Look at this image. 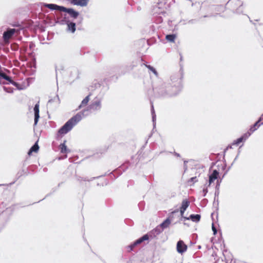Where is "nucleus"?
<instances>
[{"instance_id":"obj_31","label":"nucleus","mask_w":263,"mask_h":263,"mask_svg":"<svg viewBox=\"0 0 263 263\" xmlns=\"http://www.w3.org/2000/svg\"><path fill=\"white\" fill-rule=\"evenodd\" d=\"M145 66L149 69V71L152 72L157 77L158 76V73L154 67L149 65H145Z\"/></svg>"},{"instance_id":"obj_23","label":"nucleus","mask_w":263,"mask_h":263,"mask_svg":"<svg viewBox=\"0 0 263 263\" xmlns=\"http://www.w3.org/2000/svg\"><path fill=\"white\" fill-rule=\"evenodd\" d=\"M201 215L200 214H191L190 215V220H192L194 222H198L200 220Z\"/></svg>"},{"instance_id":"obj_52","label":"nucleus","mask_w":263,"mask_h":263,"mask_svg":"<svg viewBox=\"0 0 263 263\" xmlns=\"http://www.w3.org/2000/svg\"><path fill=\"white\" fill-rule=\"evenodd\" d=\"M240 153V151L239 150H238V154L237 155V156L235 157L233 162L234 163L235 162V161L237 159L238 157V156L239 155V153Z\"/></svg>"},{"instance_id":"obj_10","label":"nucleus","mask_w":263,"mask_h":263,"mask_svg":"<svg viewBox=\"0 0 263 263\" xmlns=\"http://www.w3.org/2000/svg\"><path fill=\"white\" fill-rule=\"evenodd\" d=\"M251 135V133L249 132L242 134L239 138L235 140L233 143V145H238L240 143L244 142Z\"/></svg>"},{"instance_id":"obj_26","label":"nucleus","mask_w":263,"mask_h":263,"mask_svg":"<svg viewBox=\"0 0 263 263\" xmlns=\"http://www.w3.org/2000/svg\"><path fill=\"white\" fill-rule=\"evenodd\" d=\"M148 235H146L144 234L143 235V236H142L141 237L139 238L138 239H137V240H136V243L137 244H140L142 242H143V241H145V240H148Z\"/></svg>"},{"instance_id":"obj_53","label":"nucleus","mask_w":263,"mask_h":263,"mask_svg":"<svg viewBox=\"0 0 263 263\" xmlns=\"http://www.w3.org/2000/svg\"><path fill=\"white\" fill-rule=\"evenodd\" d=\"M27 164V158L26 159V160H25L23 162V167H25Z\"/></svg>"},{"instance_id":"obj_54","label":"nucleus","mask_w":263,"mask_h":263,"mask_svg":"<svg viewBox=\"0 0 263 263\" xmlns=\"http://www.w3.org/2000/svg\"><path fill=\"white\" fill-rule=\"evenodd\" d=\"M173 154L175 156H176L177 157H180V155L179 153H178L176 152H174Z\"/></svg>"},{"instance_id":"obj_5","label":"nucleus","mask_w":263,"mask_h":263,"mask_svg":"<svg viewBox=\"0 0 263 263\" xmlns=\"http://www.w3.org/2000/svg\"><path fill=\"white\" fill-rule=\"evenodd\" d=\"M178 212L179 210L178 209L174 210L170 214L169 216L167 218L164 220L160 224L157 226L158 228H159L160 230H161V233L164 229L167 228L171 223V218L173 217V214L178 213Z\"/></svg>"},{"instance_id":"obj_33","label":"nucleus","mask_w":263,"mask_h":263,"mask_svg":"<svg viewBox=\"0 0 263 263\" xmlns=\"http://www.w3.org/2000/svg\"><path fill=\"white\" fill-rule=\"evenodd\" d=\"M223 178H222V176L221 177H219V178H218L216 180V186H215V189H217V190L219 189L220 183H221Z\"/></svg>"},{"instance_id":"obj_35","label":"nucleus","mask_w":263,"mask_h":263,"mask_svg":"<svg viewBox=\"0 0 263 263\" xmlns=\"http://www.w3.org/2000/svg\"><path fill=\"white\" fill-rule=\"evenodd\" d=\"M219 194V189H215V197L213 202V206H215L216 204V197H218Z\"/></svg>"},{"instance_id":"obj_21","label":"nucleus","mask_w":263,"mask_h":263,"mask_svg":"<svg viewBox=\"0 0 263 263\" xmlns=\"http://www.w3.org/2000/svg\"><path fill=\"white\" fill-rule=\"evenodd\" d=\"M39 148L38 141H36L28 151V155H31L32 152L37 153L39 151Z\"/></svg>"},{"instance_id":"obj_58","label":"nucleus","mask_w":263,"mask_h":263,"mask_svg":"<svg viewBox=\"0 0 263 263\" xmlns=\"http://www.w3.org/2000/svg\"><path fill=\"white\" fill-rule=\"evenodd\" d=\"M108 184V181L107 180L105 181V185H107Z\"/></svg>"},{"instance_id":"obj_13","label":"nucleus","mask_w":263,"mask_h":263,"mask_svg":"<svg viewBox=\"0 0 263 263\" xmlns=\"http://www.w3.org/2000/svg\"><path fill=\"white\" fill-rule=\"evenodd\" d=\"M61 24H66L67 25V31L74 33L76 31V24L73 22H70L69 21L62 20Z\"/></svg>"},{"instance_id":"obj_24","label":"nucleus","mask_w":263,"mask_h":263,"mask_svg":"<svg viewBox=\"0 0 263 263\" xmlns=\"http://www.w3.org/2000/svg\"><path fill=\"white\" fill-rule=\"evenodd\" d=\"M91 93H89L88 96H87L82 101L81 104L78 106V108L77 110L80 109L82 107V106H85L87 104L88 102L90 100V96Z\"/></svg>"},{"instance_id":"obj_60","label":"nucleus","mask_w":263,"mask_h":263,"mask_svg":"<svg viewBox=\"0 0 263 263\" xmlns=\"http://www.w3.org/2000/svg\"><path fill=\"white\" fill-rule=\"evenodd\" d=\"M51 194V193H49V194H47V195L45 196V198L49 196V195H50Z\"/></svg>"},{"instance_id":"obj_44","label":"nucleus","mask_w":263,"mask_h":263,"mask_svg":"<svg viewBox=\"0 0 263 263\" xmlns=\"http://www.w3.org/2000/svg\"><path fill=\"white\" fill-rule=\"evenodd\" d=\"M125 223H126L127 224H128V225H129V226H132V225L133 224V221H132V220H130V219H125Z\"/></svg>"},{"instance_id":"obj_39","label":"nucleus","mask_w":263,"mask_h":263,"mask_svg":"<svg viewBox=\"0 0 263 263\" xmlns=\"http://www.w3.org/2000/svg\"><path fill=\"white\" fill-rule=\"evenodd\" d=\"M218 205H219V201L218 197H216V204L215 206H213L216 211L218 210Z\"/></svg>"},{"instance_id":"obj_3","label":"nucleus","mask_w":263,"mask_h":263,"mask_svg":"<svg viewBox=\"0 0 263 263\" xmlns=\"http://www.w3.org/2000/svg\"><path fill=\"white\" fill-rule=\"evenodd\" d=\"M130 163L129 161H126L125 163L122 164L121 166L116 168L112 172L108 174L107 173H105L103 175L97 177H94L91 178L90 179H86V178L84 179V181H90L95 179H99L101 177H104L107 175H109L110 177V178L115 179L117 178L119 176L122 174V173L126 171V170L130 166Z\"/></svg>"},{"instance_id":"obj_57","label":"nucleus","mask_w":263,"mask_h":263,"mask_svg":"<svg viewBox=\"0 0 263 263\" xmlns=\"http://www.w3.org/2000/svg\"><path fill=\"white\" fill-rule=\"evenodd\" d=\"M213 235H215L217 233V229H216V230H215L213 231Z\"/></svg>"},{"instance_id":"obj_6","label":"nucleus","mask_w":263,"mask_h":263,"mask_svg":"<svg viewBox=\"0 0 263 263\" xmlns=\"http://www.w3.org/2000/svg\"><path fill=\"white\" fill-rule=\"evenodd\" d=\"M166 9V5L165 3L161 2L158 3L154 7L153 11L154 13L161 14L164 13Z\"/></svg>"},{"instance_id":"obj_18","label":"nucleus","mask_w":263,"mask_h":263,"mask_svg":"<svg viewBox=\"0 0 263 263\" xmlns=\"http://www.w3.org/2000/svg\"><path fill=\"white\" fill-rule=\"evenodd\" d=\"M65 10H63V11L67 12L73 18H77L79 14L78 12L74 10L73 9L65 8Z\"/></svg>"},{"instance_id":"obj_4","label":"nucleus","mask_w":263,"mask_h":263,"mask_svg":"<svg viewBox=\"0 0 263 263\" xmlns=\"http://www.w3.org/2000/svg\"><path fill=\"white\" fill-rule=\"evenodd\" d=\"M10 83H0V87H2L4 91L8 93L13 92L14 88L11 87H7L5 86H2V84H10ZM15 86L16 89L21 90L26 89L29 86L30 83H11Z\"/></svg>"},{"instance_id":"obj_32","label":"nucleus","mask_w":263,"mask_h":263,"mask_svg":"<svg viewBox=\"0 0 263 263\" xmlns=\"http://www.w3.org/2000/svg\"><path fill=\"white\" fill-rule=\"evenodd\" d=\"M39 103V101H38L34 106L33 110L34 115H40Z\"/></svg>"},{"instance_id":"obj_14","label":"nucleus","mask_w":263,"mask_h":263,"mask_svg":"<svg viewBox=\"0 0 263 263\" xmlns=\"http://www.w3.org/2000/svg\"><path fill=\"white\" fill-rule=\"evenodd\" d=\"M44 6L51 10H59L60 11H63V10H66L65 7L53 4H45Z\"/></svg>"},{"instance_id":"obj_48","label":"nucleus","mask_w":263,"mask_h":263,"mask_svg":"<svg viewBox=\"0 0 263 263\" xmlns=\"http://www.w3.org/2000/svg\"><path fill=\"white\" fill-rule=\"evenodd\" d=\"M232 148V146L231 145H229L224 149V151H223V156L225 157V154H226V151L229 149V148Z\"/></svg>"},{"instance_id":"obj_36","label":"nucleus","mask_w":263,"mask_h":263,"mask_svg":"<svg viewBox=\"0 0 263 263\" xmlns=\"http://www.w3.org/2000/svg\"><path fill=\"white\" fill-rule=\"evenodd\" d=\"M39 118H40V115H34V124H33L34 126H35L37 125V124L39 122Z\"/></svg>"},{"instance_id":"obj_9","label":"nucleus","mask_w":263,"mask_h":263,"mask_svg":"<svg viewBox=\"0 0 263 263\" xmlns=\"http://www.w3.org/2000/svg\"><path fill=\"white\" fill-rule=\"evenodd\" d=\"M146 93H147V96L149 98L150 103H151V114H152V122H153V127L155 128L156 126V113L155 111L153 102L152 101V98L153 97H154V98H156V97L155 96H150L148 94L147 91H146Z\"/></svg>"},{"instance_id":"obj_17","label":"nucleus","mask_w":263,"mask_h":263,"mask_svg":"<svg viewBox=\"0 0 263 263\" xmlns=\"http://www.w3.org/2000/svg\"><path fill=\"white\" fill-rule=\"evenodd\" d=\"M60 99L59 96L57 95V96L53 99H49L47 102V106L48 107H51V104L52 103H54L55 104V107H56L58 104H60Z\"/></svg>"},{"instance_id":"obj_15","label":"nucleus","mask_w":263,"mask_h":263,"mask_svg":"<svg viewBox=\"0 0 263 263\" xmlns=\"http://www.w3.org/2000/svg\"><path fill=\"white\" fill-rule=\"evenodd\" d=\"M16 30L15 29H9L6 31H5L3 33L4 40L6 42L12 36V35L15 32Z\"/></svg>"},{"instance_id":"obj_51","label":"nucleus","mask_w":263,"mask_h":263,"mask_svg":"<svg viewBox=\"0 0 263 263\" xmlns=\"http://www.w3.org/2000/svg\"><path fill=\"white\" fill-rule=\"evenodd\" d=\"M102 84H105V86H104V85H103V87L105 88V90H107L109 88V87L107 85V83H102Z\"/></svg>"},{"instance_id":"obj_2","label":"nucleus","mask_w":263,"mask_h":263,"mask_svg":"<svg viewBox=\"0 0 263 263\" xmlns=\"http://www.w3.org/2000/svg\"><path fill=\"white\" fill-rule=\"evenodd\" d=\"M90 113L91 112L87 107L85 109H83L71 117L58 129L57 134V139L61 138L64 135L67 134L83 118L88 116Z\"/></svg>"},{"instance_id":"obj_64","label":"nucleus","mask_w":263,"mask_h":263,"mask_svg":"<svg viewBox=\"0 0 263 263\" xmlns=\"http://www.w3.org/2000/svg\"><path fill=\"white\" fill-rule=\"evenodd\" d=\"M158 90H159V91H162V90H163V89H158Z\"/></svg>"},{"instance_id":"obj_46","label":"nucleus","mask_w":263,"mask_h":263,"mask_svg":"<svg viewBox=\"0 0 263 263\" xmlns=\"http://www.w3.org/2000/svg\"><path fill=\"white\" fill-rule=\"evenodd\" d=\"M188 163L187 160H184L183 168L184 169V172L187 170V163Z\"/></svg>"},{"instance_id":"obj_50","label":"nucleus","mask_w":263,"mask_h":263,"mask_svg":"<svg viewBox=\"0 0 263 263\" xmlns=\"http://www.w3.org/2000/svg\"><path fill=\"white\" fill-rule=\"evenodd\" d=\"M77 180H78V181H81V180H83V181H84V179H85V178H86V179H88L87 177L82 178V177H80V176H77Z\"/></svg>"},{"instance_id":"obj_19","label":"nucleus","mask_w":263,"mask_h":263,"mask_svg":"<svg viewBox=\"0 0 263 263\" xmlns=\"http://www.w3.org/2000/svg\"><path fill=\"white\" fill-rule=\"evenodd\" d=\"M224 252H227V250H224L223 251V255L224 257V259H225V262H226V259H228V262L229 263H236V260L235 259H233L232 258L233 256H232V254L230 253V252H229L228 254L226 255L224 254Z\"/></svg>"},{"instance_id":"obj_43","label":"nucleus","mask_w":263,"mask_h":263,"mask_svg":"<svg viewBox=\"0 0 263 263\" xmlns=\"http://www.w3.org/2000/svg\"><path fill=\"white\" fill-rule=\"evenodd\" d=\"M208 192V190L207 189V187H204L202 190L203 196L205 197Z\"/></svg>"},{"instance_id":"obj_62","label":"nucleus","mask_w":263,"mask_h":263,"mask_svg":"<svg viewBox=\"0 0 263 263\" xmlns=\"http://www.w3.org/2000/svg\"><path fill=\"white\" fill-rule=\"evenodd\" d=\"M226 263H229V262H228V259H227L226 258Z\"/></svg>"},{"instance_id":"obj_22","label":"nucleus","mask_w":263,"mask_h":263,"mask_svg":"<svg viewBox=\"0 0 263 263\" xmlns=\"http://www.w3.org/2000/svg\"><path fill=\"white\" fill-rule=\"evenodd\" d=\"M259 122V121H255V122L250 126L248 132L252 134L253 132L256 130L261 125H262Z\"/></svg>"},{"instance_id":"obj_42","label":"nucleus","mask_w":263,"mask_h":263,"mask_svg":"<svg viewBox=\"0 0 263 263\" xmlns=\"http://www.w3.org/2000/svg\"><path fill=\"white\" fill-rule=\"evenodd\" d=\"M257 121H259V123L263 125V114L258 118Z\"/></svg>"},{"instance_id":"obj_12","label":"nucleus","mask_w":263,"mask_h":263,"mask_svg":"<svg viewBox=\"0 0 263 263\" xmlns=\"http://www.w3.org/2000/svg\"><path fill=\"white\" fill-rule=\"evenodd\" d=\"M161 233V230H160L159 228L156 227L153 230L146 234V235H148V238L149 240L156 238Z\"/></svg>"},{"instance_id":"obj_61","label":"nucleus","mask_w":263,"mask_h":263,"mask_svg":"<svg viewBox=\"0 0 263 263\" xmlns=\"http://www.w3.org/2000/svg\"><path fill=\"white\" fill-rule=\"evenodd\" d=\"M238 4L242 5V3L240 1H238Z\"/></svg>"},{"instance_id":"obj_63","label":"nucleus","mask_w":263,"mask_h":263,"mask_svg":"<svg viewBox=\"0 0 263 263\" xmlns=\"http://www.w3.org/2000/svg\"><path fill=\"white\" fill-rule=\"evenodd\" d=\"M147 141H148V139H147V140H146V142H145V145H146V144H147Z\"/></svg>"},{"instance_id":"obj_38","label":"nucleus","mask_w":263,"mask_h":263,"mask_svg":"<svg viewBox=\"0 0 263 263\" xmlns=\"http://www.w3.org/2000/svg\"><path fill=\"white\" fill-rule=\"evenodd\" d=\"M187 220H190V216L189 217H185V216H184V215H183V216H181V218L179 219V222H180L182 220L185 221Z\"/></svg>"},{"instance_id":"obj_41","label":"nucleus","mask_w":263,"mask_h":263,"mask_svg":"<svg viewBox=\"0 0 263 263\" xmlns=\"http://www.w3.org/2000/svg\"><path fill=\"white\" fill-rule=\"evenodd\" d=\"M223 162L224 164H223V165L222 166L221 168L223 171H224L226 169L227 163H226V159H225L224 156L223 157Z\"/></svg>"},{"instance_id":"obj_7","label":"nucleus","mask_w":263,"mask_h":263,"mask_svg":"<svg viewBox=\"0 0 263 263\" xmlns=\"http://www.w3.org/2000/svg\"><path fill=\"white\" fill-rule=\"evenodd\" d=\"M101 101L100 99H97L92 101L88 106V108L91 112L92 111H98L101 108Z\"/></svg>"},{"instance_id":"obj_59","label":"nucleus","mask_w":263,"mask_h":263,"mask_svg":"<svg viewBox=\"0 0 263 263\" xmlns=\"http://www.w3.org/2000/svg\"><path fill=\"white\" fill-rule=\"evenodd\" d=\"M183 224H184V225H186V226L189 227V224L187 223L184 222Z\"/></svg>"},{"instance_id":"obj_40","label":"nucleus","mask_w":263,"mask_h":263,"mask_svg":"<svg viewBox=\"0 0 263 263\" xmlns=\"http://www.w3.org/2000/svg\"><path fill=\"white\" fill-rule=\"evenodd\" d=\"M234 162H233L230 166H229L228 169L224 172L223 175H222V178H224L226 174L228 173L229 171L231 169L232 166L233 165Z\"/></svg>"},{"instance_id":"obj_47","label":"nucleus","mask_w":263,"mask_h":263,"mask_svg":"<svg viewBox=\"0 0 263 263\" xmlns=\"http://www.w3.org/2000/svg\"><path fill=\"white\" fill-rule=\"evenodd\" d=\"M63 183V182H61V183H59L58 184V185L57 187H55V188H53L52 189V193L55 192L57 191V190L61 186V185Z\"/></svg>"},{"instance_id":"obj_8","label":"nucleus","mask_w":263,"mask_h":263,"mask_svg":"<svg viewBox=\"0 0 263 263\" xmlns=\"http://www.w3.org/2000/svg\"><path fill=\"white\" fill-rule=\"evenodd\" d=\"M187 249V246L182 240L180 239L177 241L176 245V250L178 253L182 254L186 251Z\"/></svg>"},{"instance_id":"obj_34","label":"nucleus","mask_w":263,"mask_h":263,"mask_svg":"<svg viewBox=\"0 0 263 263\" xmlns=\"http://www.w3.org/2000/svg\"><path fill=\"white\" fill-rule=\"evenodd\" d=\"M24 174H26V175H28V173L25 171V170L23 168L21 171L18 172L16 175L17 179H18L20 177L23 175Z\"/></svg>"},{"instance_id":"obj_27","label":"nucleus","mask_w":263,"mask_h":263,"mask_svg":"<svg viewBox=\"0 0 263 263\" xmlns=\"http://www.w3.org/2000/svg\"><path fill=\"white\" fill-rule=\"evenodd\" d=\"M138 244L136 243V240L131 243L130 245L127 246L126 248L127 249V252H130L132 251L134 249V248L138 246Z\"/></svg>"},{"instance_id":"obj_20","label":"nucleus","mask_w":263,"mask_h":263,"mask_svg":"<svg viewBox=\"0 0 263 263\" xmlns=\"http://www.w3.org/2000/svg\"><path fill=\"white\" fill-rule=\"evenodd\" d=\"M66 141L64 140L63 143H61L59 147H60V152L62 154H67V153L70 152V150L69 149H68L67 148V146L66 145Z\"/></svg>"},{"instance_id":"obj_30","label":"nucleus","mask_w":263,"mask_h":263,"mask_svg":"<svg viewBox=\"0 0 263 263\" xmlns=\"http://www.w3.org/2000/svg\"><path fill=\"white\" fill-rule=\"evenodd\" d=\"M198 181V179L197 178V177H193L189 179L187 181V183L189 185L192 186L193 185L195 182Z\"/></svg>"},{"instance_id":"obj_11","label":"nucleus","mask_w":263,"mask_h":263,"mask_svg":"<svg viewBox=\"0 0 263 263\" xmlns=\"http://www.w3.org/2000/svg\"><path fill=\"white\" fill-rule=\"evenodd\" d=\"M209 182L211 184L214 181L217 180L219 177V170L215 169L212 171V173H209Z\"/></svg>"},{"instance_id":"obj_29","label":"nucleus","mask_w":263,"mask_h":263,"mask_svg":"<svg viewBox=\"0 0 263 263\" xmlns=\"http://www.w3.org/2000/svg\"><path fill=\"white\" fill-rule=\"evenodd\" d=\"M176 37L175 34H168L166 36V39L170 42H174Z\"/></svg>"},{"instance_id":"obj_28","label":"nucleus","mask_w":263,"mask_h":263,"mask_svg":"<svg viewBox=\"0 0 263 263\" xmlns=\"http://www.w3.org/2000/svg\"><path fill=\"white\" fill-rule=\"evenodd\" d=\"M101 86V83H94L92 84V85H91V86H89L88 89L89 90L92 91L99 87H100Z\"/></svg>"},{"instance_id":"obj_49","label":"nucleus","mask_w":263,"mask_h":263,"mask_svg":"<svg viewBox=\"0 0 263 263\" xmlns=\"http://www.w3.org/2000/svg\"><path fill=\"white\" fill-rule=\"evenodd\" d=\"M178 210L180 212L181 216H183L185 210H182V209H180V208L179 209H178Z\"/></svg>"},{"instance_id":"obj_1","label":"nucleus","mask_w":263,"mask_h":263,"mask_svg":"<svg viewBox=\"0 0 263 263\" xmlns=\"http://www.w3.org/2000/svg\"><path fill=\"white\" fill-rule=\"evenodd\" d=\"M147 93L156 97H171L177 95L182 89V83L150 84Z\"/></svg>"},{"instance_id":"obj_55","label":"nucleus","mask_w":263,"mask_h":263,"mask_svg":"<svg viewBox=\"0 0 263 263\" xmlns=\"http://www.w3.org/2000/svg\"><path fill=\"white\" fill-rule=\"evenodd\" d=\"M216 227L215 226L214 223L213 222L212 223V231H214V230H216Z\"/></svg>"},{"instance_id":"obj_25","label":"nucleus","mask_w":263,"mask_h":263,"mask_svg":"<svg viewBox=\"0 0 263 263\" xmlns=\"http://www.w3.org/2000/svg\"><path fill=\"white\" fill-rule=\"evenodd\" d=\"M190 203V202L188 199H184L182 200L181 205V206L180 207V208L186 211V210L189 206Z\"/></svg>"},{"instance_id":"obj_37","label":"nucleus","mask_w":263,"mask_h":263,"mask_svg":"<svg viewBox=\"0 0 263 263\" xmlns=\"http://www.w3.org/2000/svg\"><path fill=\"white\" fill-rule=\"evenodd\" d=\"M145 203L144 201H141L138 204V206L140 211H143L144 208Z\"/></svg>"},{"instance_id":"obj_45","label":"nucleus","mask_w":263,"mask_h":263,"mask_svg":"<svg viewBox=\"0 0 263 263\" xmlns=\"http://www.w3.org/2000/svg\"><path fill=\"white\" fill-rule=\"evenodd\" d=\"M218 161H217L216 162H213L211 163V166L209 168V172H210L213 167L216 165V163H217Z\"/></svg>"},{"instance_id":"obj_16","label":"nucleus","mask_w":263,"mask_h":263,"mask_svg":"<svg viewBox=\"0 0 263 263\" xmlns=\"http://www.w3.org/2000/svg\"><path fill=\"white\" fill-rule=\"evenodd\" d=\"M88 1L89 0H72L71 3L74 5L85 7L87 6Z\"/></svg>"},{"instance_id":"obj_56","label":"nucleus","mask_w":263,"mask_h":263,"mask_svg":"<svg viewBox=\"0 0 263 263\" xmlns=\"http://www.w3.org/2000/svg\"><path fill=\"white\" fill-rule=\"evenodd\" d=\"M211 184H210V183L208 182V184L206 183V184L204 185V187H207V188L209 186H210Z\"/></svg>"}]
</instances>
